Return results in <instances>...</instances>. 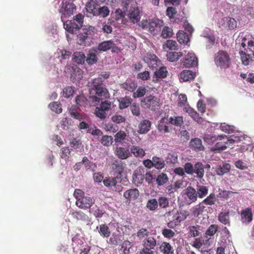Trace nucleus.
<instances>
[{
  "mask_svg": "<svg viewBox=\"0 0 254 254\" xmlns=\"http://www.w3.org/2000/svg\"><path fill=\"white\" fill-rule=\"evenodd\" d=\"M91 92L95 94V96L90 97L92 102H99L100 100L106 99L109 97V93L103 83L102 77L94 78L92 83Z\"/></svg>",
  "mask_w": 254,
  "mask_h": 254,
  "instance_id": "f257e3e1",
  "label": "nucleus"
},
{
  "mask_svg": "<svg viewBox=\"0 0 254 254\" xmlns=\"http://www.w3.org/2000/svg\"><path fill=\"white\" fill-rule=\"evenodd\" d=\"M140 26L153 35H156L160 32L161 27L163 26V21L158 18L149 20H142Z\"/></svg>",
  "mask_w": 254,
  "mask_h": 254,
  "instance_id": "f03ea898",
  "label": "nucleus"
},
{
  "mask_svg": "<svg viewBox=\"0 0 254 254\" xmlns=\"http://www.w3.org/2000/svg\"><path fill=\"white\" fill-rule=\"evenodd\" d=\"M84 16L78 13L73 20H67L64 22V29L71 34L76 33L83 26Z\"/></svg>",
  "mask_w": 254,
  "mask_h": 254,
  "instance_id": "7ed1b4c3",
  "label": "nucleus"
},
{
  "mask_svg": "<svg viewBox=\"0 0 254 254\" xmlns=\"http://www.w3.org/2000/svg\"><path fill=\"white\" fill-rule=\"evenodd\" d=\"M214 62L217 66L226 68L230 64V55L226 51L220 50L215 55Z\"/></svg>",
  "mask_w": 254,
  "mask_h": 254,
  "instance_id": "20e7f679",
  "label": "nucleus"
},
{
  "mask_svg": "<svg viewBox=\"0 0 254 254\" xmlns=\"http://www.w3.org/2000/svg\"><path fill=\"white\" fill-rule=\"evenodd\" d=\"M143 248L140 251L141 254H154L155 248L157 246L156 239L149 236L142 242Z\"/></svg>",
  "mask_w": 254,
  "mask_h": 254,
  "instance_id": "39448f33",
  "label": "nucleus"
},
{
  "mask_svg": "<svg viewBox=\"0 0 254 254\" xmlns=\"http://www.w3.org/2000/svg\"><path fill=\"white\" fill-rule=\"evenodd\" d=\"M61 5L60 12L62 14V20L64 22V18L69 17L73 14L76 10V6L71 0L63 1Z\"/></svg>",
  "mask_w": 254,
  "mask_h": 254,
  "instance_id": "423d86ee",
  "label": "nucleus"
},
{
  "mask_svg": "<svg viewBox=\"0 0 254 254\" xmlns=\"http://www.w3.org/2000/svg\"><path fill=\"white\" fill-rule=\"evenodd\" d=\"M218 25L222 30H231L237 28V22L233 18L224 17L218 21Z\"/></svg>",
  "mask_w": 254,
  "mask_h": 254,
  "instance_id": "0eeeda50",
  "label": "nucleus"
},
{
  "mask_svg": "<svg viewBox=\"0 0 254 254\" xmlns=\"http://www.w3.org/2000/svg\"><path fill=\"white\" fill-rule=\"evenodd\" d=\"M141 103H143L146 108L152 111H155L161 104L160 99L151 95L144 98L141 100Z\"/></svg>",
  "mask_w": 254,
  "mask_h": 254,
  "instance_id": "6e6552de",
  "label": "nucleus"
},
{
  "mask_svg": "<svg viewBox=\"0 0 254 254\" xmlns=\"http://www.w3.org/2000/svg\"><path fill=\"white\" fill-rule=\"evenodd\" d=\"M217 142L214 146L211 148L212 151L220 152L223 151L227 148V141H228V137L226 135H218Z\"/></svg>",
  "mask_w": 254,
  "mask_h": 254,
  "instance_id": "1a4fd4ad",
  "label": "nucleus"
},
{
  "mask_svg": "<svg viewBox=\"0 0 254 254\" xmlns=\"http://www.w3.org/2000/svg\"><path fill=\"white\" fill-rule=\"evenodd\" d=\"M94 202L95 200L93 198L86 196L78 198L76 201V205L80 208L87 209L90 208Z\"/></svg>",
  "mask_w": 254,
  "mask_h": 254,
  "instance_id": "9d476101",
  "label": "nucleus"
},
{
  "mask_svg": "<svg viewBox=\"0 0 254 254\" xmlns=\"http://www.w3.org/2000/svg\"><path fill=\"white\" fill-rule=\"evenodd\" d=\"M144 169L139 167L134 172L132 175V183L135 186H138L142 184L144 180Z\"/></svg>",
  "mask_w": 254,
  "mask_h": 254,
  "instance_id": "9b49d317",
  "label": "nucleus"
},
{
  "mask_svg": "<svg viewBox=\"0 0 254 254\" xmlns=\"http://www.w3.org/2000/svg\"><path fill=\"white\" fill-rule=\"evenodd\" d=\"M71 72L70 78L74 81H79L83 78V71L76 65H73L68 68Z\"/></svg>",
  "mask_w": 254,
  "mask_h": 254,
  "instance_id": "f8f14e48",
  "label": "nucleus"
},
{
  "mask_svg": "<svg viewBox=\"0 0 254 254\" xmlns=\"http://www.w3.org/2000/svg\"><path fill=\"white\" fill-rule=\"evenodd\" d=\"M198 60L194 53H188L185 57L184 65L186 67H190L197 65Z\"/></svg>",
  "mask_w": 254,
  "mask_h": 254,
  "instance_id": "ddd939ff",
  "label": "nucleus"
},
{
  "mask_svg": "<svg viewBox=\"0 0 254 254\" xmlns=\"http://www.w3.org/2000/svg\"><path fill=\"white\" fill-rule=\"evenodd\" d=\"M241 221L243 223L248 224L253 220V214L251 208L247 207L241 212Z\"/></svg>",
  "mask_w": 254,
  "mask_h": 254,
  "instance_id": "4468645a",
  "label": "nucleus"
},
{
  "mask_svg": "<svg viewBox=\"0 0 254 254\" xmlns=\"http://www.w3.org/2000/svg\"><path fill=\"white\" fill-rule=\"evenodd\" d=\"M184 111L188 113L193 120L196 121L197 123L199 124H202L203 123V119L202 118L200 117L198 113H197L193 109L191 108L189 104H187L186 107H184Z\"/></svg>",
  "mask_w": 254,
  "mask_h": 254,
  "instance_id": "2eb2a0df",
  "label": "nucleus"
},
{
  "mask_svg": "<svg viewBox=\"0 0 254 254\" xmlns=\"http://www.w3.org/2000/svg\"><path fill=\"white\" fill-rule=\"evenodd\" d=\"M98 52L95 48L89 50L87 56L85 58V61L89 65H93L98 61Z\"/></svg>",
  "mask_w": 254,
  "mask_h": 254,
  "instance_id": "dca6fc26",
  "label": "nucleus"
},
{
  "mask_svg": "<svg viewBox=\"0 0 254 254\" xmlns=\"http://www.w3.org/2000/svg\"><path fill=\"white\" fill-rule=\"evenodd\" d=\"M168 71L166 67L163 66L155 71L152 77V81L157 83L159 79L164 78L167 77Z\"/></svg>",
  "mask_w": 254,
  "mask_h": 254,
  "instance_id": "f3484780",
  "label": "nucleus"
},
{
  "mask_svg": "<svg viewBox=\"0 0 254 254\" xmlns=\"http://www.w3.org/2000/svg\"><path fill=\"white\" fill-rule=\"evenodd\" d=\"M127 16L132 23H135L138 22L140 19V12L138 7L130 9Z\"/></svg>",
  "mask_w": 254,
  "mask_h": 254,
  "instance_id": "a211bd4d",
  "label": "nucleus"
},
{
  "mask_svg": "<svg viewBox=\"0 0 254 254\" xmlns=\"http://www.w3.org/2000/svg\"><path fill=\"white\" fill-rule=\"evenodd\" d=\"M151 123L148 120H144L142 121L138 126V129L137 132L139 134H145L148 132L151 128Z\"/></svg>",
  "mask_w": 254,
  "mask_h": 254,
  "instance_id": "6ab92c4d",
  "label": "nucleus"
},
{
  "mask_svg": "<svg viewBox=\"0 0 254 254\" xmlns=\"http://www.w3.org/2000/svg\"><path fill=\"white\" fill-rule=\"evenodd\" d=\"M115 154L119 159L122 160L126 159L131 156L129 150L123 147H117Z\"/></svg>",
  "mask_w": 254,
  "mask_h": 254,
  "instance_id": "aec40b11",
  "label": "nucleus"
},
{
  "mask_svg": "<svg viewBox=\"0 0 254 254\" xmlns=\"http://www.w3.org/2000/svg\"><path fill=\"white\" fill-rule=\"evenodd\" d=\"M162 254H174V250L171 245L167 242H163L159 247Z\"/></svg>",
  "mask_w": 254,
  "mask_h": 254,
  "instance_id": "412c9836",
  "label": "nucleus"
},
{
  "mask_svg": "<svg viewBox=\"0 0 254 254\" xmlns=\"http://www.w3.org/2000/svg\"><path fill=\"white\" fill-rule=\"evenodd\" d=\"M144 61L150 68H154L157 66V61L158 59L154 54L147 55L144 59Z\"/></svg>",
  "mask_w": 254,
  "mask_h": 254,
  "instance_id": "4be33fe9",
  "label": "nucleus"
},
{
  "mask_svg": "<svg viewBox=\"0 0 254 254\" xmlns=\"http://www.w3.org/2000/svg\"><path fill=\"white\" fill-rule=\"evenodd\" d=\"M204 167L200 162H197L194 165L193 175L195 174L197 178L202 179L204 175Z\"/></svg>",
  "mask_w": 254,
  "mask_h": 254,
  "instance_id": "5701e85b",
  "label": "nucleus"
},
{
  "mask_svg": "<svg viewBox=\"0 0 254 254\" xmlns=\"http://www.w3.org/2000/svg\"><path fill=\"white\" fill-rule=\"evenodd\" d=\"M139 190L137 189H130L124 193V196L129 200H135L139 196Z\"/></svg>",
  "mask_w": 254,
  "mask_h": 254,
  "instance_id": "b1692460",
  "label": "nucleus"
},
{
  "mask_svg": "<svg viewBox=\"0 0 254 254\" xmlns=\"http://www.w3.org/2000/svg\"><path fill=\"white\" fill-rule=\"evenodd\" d=\"M185 193L191 203L195 202L197 200L198 197L197 192L193 187H188L186 190Z\"/></svg>",
  "mask_w": 254,
  "mask_h": 254,
  "instance_id": "393cba45",
  "label": "nucleus"
},
{
  "mask_svg": "<svg viewBox=\"0 0 254 254\" xmlns=\"http://www.w3.org/2000/svg\"><path fill=\"white\" fill-rule=\"evenodd\" d=\"M218 220L222 224L230 226V218L229 211L221 212L218 216Z\"/></svg>",
  "mask_w": 254,
  "mask_h": 254,
  "instance_id": "a878e982",
  "label": "nucleus"
},
{
  "mask_svg": "<svg viewBox=\"0 0 254 254\" xmlns=\"http://www.w3.org/2000/svg\"><path fill=\"white\" fill-rule=\"evenodd\" d=\"M205 208L206 206L203 205L201 202H200L198 204L192 207L190 209V212L192 215L197 217L206 210Z\"/></svg>",
  "mask_w": 254,
  "mask_h": 254,
  "instance_id": "bb28decb",
  "label": "nucleus"
},
{
  "mask_svg": "<svg viewBox=\"0 0 254 254\" xmlns=\"http://www.w3.org/2000/svg\"><path fill=\"white\" fill-rule=\"evenodd\" d=\"M115 47V43L112 40H108L101 42L98 45L97 49L100 51L105 52Z\"/></svg>",
  "mask_w": 254,
  "mask_h": 254,
  "instance_id": "cd10ccee",
  "label": "nucleus"
},
{
  "mask_svg": "<svg viewBox=\"0 0 254 254\" xmlns=\"http://www.w3.org/2000/svg\"><path fill=\"white\" fill-rule=\"evenodd\" d=\"M195 72L190 70H184L180 73V78L183 81H188L194 79Z\"/></svg>",
  "mask_w": 254,
  "mask_h": 254,
  "instance_id": "c85d7f7f",
  "label": "nucleus"
},
{
  "mask_svg": "<svg viewBox=\"0 0 254 254\" xmlns=\"http://www.w3.org/2000/svg\"><path fill=\"white\" fill-rule=\"evenodd\" d=\"M137 87V83L131 79H127L122 84L123 88L130 92H133Z\"/></svg>",
  "mask_w": 254,
  "mask_h": 254,
  "instance_id": "c756f323",
  "label": "nucleus"
},
{
  "mask_svg": "<svg viewBox=\"0 0 254 254\" xmlns=\"http://www.w3.org/2000/svg\"><path fill=\"white\" fill-rule=\"evenodd\" d=\"M188 233L190 237H196L200 235V226L198 225H190L188 228Z\"/></svg>",
  "mask_w": 254,
  "mask_h": 254,
  "instance_id": "7c9ffc66",
  "label": "nucleus"
},
{
  "mask_svg": "<svg viewBox=\"0 0 254 254\" xmlns=\"http://www.w3.org/2000/svg\"><path fill=\"white\" fill-rule=\"evenodd\" d=\"M167 120L165 118H162L159 121L157 128L160 132L164 131L165 133L170 132L168 126H167Z\"/></svg>",
  "mask_w": 254,
  "mask_h": 254,
  "instance_id": "2f4dec72",
  "label": "nucleus"
},
{
  "mask_svg": "<svg viewBox=\"0 0 254 254\" xmlns=\"http://www.w3.org/2000/svg\"><path fill=\"white\" fill-rule=\"evenodd\" d=\"M190 145L191 148L196 151L203 150L204 149V147L202 144V141L199 138H194L191 140L190 142Z\"/></svg>",
  "mask_w": 254,
  "mask_h": 254,
  "instance_id": "473e14b6",
  "label": "nucleus"
},
{
  "mask_svg": "<svg viewBox=\"0 0 254 254\" xmlns=\"http://www.w3.org/2000/svg\"><path fill=\"white\" fill-rule=\"evenodd\" d=\"M196 190L198 197L200 198H202L207 195L208 188L204 185H197Z\"/></svg>",
  "mask_w": 254,
  "mask_h": 254,
  "instance_id": "72a5a7b5",
  "label": "nucleus"
},
{
  "mask_svg": "<svg viewBox=\"0 0 254 254\" xmlns=\"http://www.w3.org/2000/svg\"><path fill=\"white\" fill-rule=\"evenodd\" d=\"M130 154L132 153L135 157L142 158L145 155V151L138 146L132 145L130 148Z\"/></svg>",
  "mask_w": 254,
  "mask_h": 254,
  "instance_id": "f704fd0d",
  "label": "nucleus"
},
{
  "mask_svg": "<svg viewBox=\"0 0 254 254\" xmlns=\"http://www.w3.org/2000/svg\"><path fill=\"white\" fill-rule=\"evenodd\" d=\"M85 58L86 56L82 52H75L73 53V60L77 64H84Z\"/></svg>",
  "mask_w": 254,
  "mask_h": 254,
  "instance_id": "c9c22d12",
  "label": "nucleus"
},
{
  "mask_svg": "<svg viewBox=\"0 0 254 254\" xmlns=\"http://www.w3.org/2000/svg\"><path fill=\"white\" fill-rule=\"evenodd\" d=\"M218 230V226L216 224H211L207 229L205 233V237L208 241L211 236H214Z\"/></svg>",
  "mask_w": 254,
  "mask_h": 254,
  "instance_id": "e433bc0d",
  "label": "nucleus"
},
{
  "mask_svg": "<svg viewBox=\"0 0 254 254\" xmlns=\"http://www.w3.org/2000/svg\"><path fill=\"white\" fill-rule=\"evenodd\" d=\"M82 162L87 170H90L92 172H94L97 168V165L96 164L90 161L86 156L83 157Z\"/></svg>",
  "mask_w": 254,
  "mask_h": 254,
  "instance_id": "4c0bfd02",
  "label": "nucleus"
},
{
  "mask_svg": "<svg viewBox=\"0 0 254 254\" xmlns=\"http://www.w3.org/2000/svg\"><path fill=\"white\" fill-rule=\"evenodd\" d=\"M152 159L153 161V167L157 170H161L165 167V163L163 158L157 156H153Z\"/></svg>",
  "mask_w": 254,
  "mask_h": 254,
  "instance_id": "58836bf2",
  "label": "nucleus"
},
{
  "mask_svg": "<svg viewBox=\"0 0 254 254\" xmlns=\"http://www.w3.org/2000/svg\"><path fill=\"white\" fill-rule=\"evenodd\" d=\"M190 214V212L187 210H180L176 214L177 216L176 217V220H177V222L181 223L182 221L186 220L189 216Z\"/></svg>",
  "mask_w": 254,
  "mask_h": 254,
  "instance_id": "ea45409f",
  "label": "nucleus"
},
{
  "mask_svg": "<svg viewBox=\"0 0 254 254\" xmlns=\"http://www.w3.org/2000/svg\"><path fill=\"white\" fill-rule=\"evenodd\" d=\"M230 165L228 163L223 164L222 166H218L216 168V174L219 176H222L224 174L230 171Z\"/></svg>",
  "mask_w": 254,
  "mask_h": 254,
  "instance_id": "a19ab883",
  "label": "nucleus"
},
{
  "mask_svg": "<svg viewBox=\"0 0 254 254\" xmlns=\"http://www.w3.org/2000/svg\"><path fill=\"white\" fill-rule=\"evenodd\" d=\"M217 198L214 193H211L205 199H204L201 202L203 205H207L212 206L215 204Z\"/></svg>",
  "mask_w": 254,
  "mask_h": 254,
  "instance_id": "79ce46f5",
  "label": "nucleus"
},
{
  "mask_svg": "<svg viewBox=\"0 0 254 254\" xmlns=\"http://www.w3.org/2000/svg\"><path fill=\"white\" fill-rule=\"evenodd\" d=\"M131 102V98L128 96L121 98L119 100V108L123 110L127 108L130 105Z\"/></svg>",
  "mask_w": 254,
  "mask_h": 254,
  "instance_id": "37998d69",
  "label": "nucleus"
},
{
  "mask_svg": "<svg viewBox=\"0 0 254 254\" xmlns=\"http://www.w3.org/2000/svg\"><path fill=\"white\" fill-rule=\"evenodd\" d=\"M113 140L114 139L112 136L103 134L99 141L103 146L108 147L112 144Z\"/></svg>",
  "mask_w": 254,
  "mask_h": 254,
  "instance_id": "c03bdc74",
  "label": "nucleus"
},
{
  "mask_svg": "<svg viewBox=\"0 0 254 254\" xmlns=\"http://www.w3.org/2000/svg\"><path fill=\"white\" fill-rule=\"evenodd\" d=\"M177 36L178 41L180 44H186L189 41L188 35L182 30H180Z\"/></svg>",
  "mask_w": 254,
  "mask_h": 254,
  "instance_id": "a18cd8bd",
  "label": "nucleus"
},
{
  "mask_svg": "<svg viewBox=\"0 0 254 254\" xmlns=\"http://www.w3.org/2000/svg\"><path fill=\"white\" fill-rule=\"evenodd\" d=\"M75 102L78 107H85L88 105V101L83 95L77 96L75 98Z\"/></svg>",
  "mask_w": 254,
  "mask_h": 254,
  "instance_id": "49530a36",
  "label": "nucleus"
},
{
  "mask_svg": "<svg viewBox=\"0 0 254 254\" xmlns=\"http://www.w3.org/2000/svg\"><path fill=\"white\" fill-rule=\"evenodd\" d=\"M168 121L170 124L177 127H181L184 123L183 118L182 116L171 117Z\"/></svg>",
  "mask_w": 254,
  "mask_h": 254,
  "instance_id": "de8ad7c7",
  "label": "nucleus"
},
{
  "mask_svg": "<svg viewBox=\"0 0 254 254\" xmlns=\"http://www.w3.org/2000/svg\"><path fill=\"white\" fill-rule=\"evenodd\" d=\"M119 178L117 177H106L103 180L104 185L107 187H115L118 183Z\"/></svg>",
  "mask_w": 254,
  "mask_h": 254,
  "instance_id": "09e8293b",
  "label": "nucleus"
},
{
  "mask_svg": "<svg viewBox=\"0 0 254 254\" xmlns=\"http://www.w3.org/2000/svg\"><path fill=\"white\" fill-rule=\"evenodd\" d=\"M98 232L100 235L104 238L109 237L111 231L109 228L106 224H101L99 226Z\"/></svg>",
  "mask_w": 254,
  "mask_h": 254,
  "instance_id": "8fccbe9b",
  "label": "nucleus"
},
{
  "mask_svg": "<svg viewBox=\"0 0 254 254\" xmlns=\"http://www.w3.org/2000/svg\"><path fill=\"white\" fill-rule=\"evenodd\" d=\"M127 137V133L120 130L114 135V141L116 143H123Z\"/></svg>",
  "mask_w": 254,
  "mask_h": 254,
  "instance_id": "3c124183",
  "label": "nucleus"
},
{
  "mask_svg": "<svg viewBox=\"0 0 254 254\" xmlns=\"http://www.w3.org/2000/svg\"><path fill=\"white\" fill-rule=\"evenodd\" d=\"M158 205L160 208L166 209L169 206V199L165 196L159 197L157 200Z\"/></svg>",
  "mask_w": 254,
  "mask_h": 254,
  "instance_id": "603ef678",
  "label": "nucleus"
},
{
  "mask_svg": "<svg viewBox=\"0 0 254 254\" xmlns=\"http://www.w3.org/2000/svg\"><path fill=\"white\" fill-rule=\"evenodd\" d=\"M163 49L164 50H175L178 49V44L177 43L172 40H168L166 42V43L163 45Z\"/></svg>",
  "mask_w": 254,
  "mask_h": 254,
  "instance_id": "864d4df0",
  "label": "nucleus"
},
{
  "mask_svg": "<svg viewBox=\"0 0 254 254\" xmlns=\"http://www.w3.org/2000/svg\"><path fill=\"white\" fill-rule=\"evenodd\" d=\"M169 180L167 175L164 173L159 174L156 178V182L158 186H161L165 184Z\"/></svg>",
  "mask_w": 254,
  "mask_h": 254,
  "instance_id": "5fc2aeb1",
  "label": "nucleus"
},
{
  "mask_svg": "<svg viewBox=\"0 0 254 254\" xmlns=\"http://www.w3.org/2000/svg\"><path fill=\"white\" fill-rule=\"evenodd\" d=\"M240 53L243 64L245 65H249L251 59H252L251 54H247L245 52L243 51H241Z\"/></svg>",
  "mask_w": 254,
  "mask_h": 254,
  "instance_id": "6e6d98bb",
  "label": "nucleus"
},
{
  "mask_svg": "<svg viewBox=\"0 0 254 254\" xmlns=\"http://www.w3.org/2000/svg\"><path fill=\"white\" fill-rule=\"evenodd\" d=\"M182 56L183 53L182 52H170L167 54V60L172 62L177 61Z\"/></svg>",
  "mask_w": 254,
  "mask_h": 254,
  "instance_id": "4d7b16f0",
  "label": "nucleus"
},
{
  "mask_svg": "<svg viewBox=\"0 0 254 254\" xmlns=\"http://www.w3.org/2000/svg\"><path fill=\"white\" fill-rule=\"evenodd\" d=\"M112 168L113 170L119 174H121L124 171L123 164L121 161H114L112 164Z\"/></svg>",
  "mask_w": 254,
  "mask_h": 254,
  "instance_id": "13d9d810",
  "label": "nucleus"
},
{
  "mask_svg": "<svg viewBox=\"0 0 254 254\" xmlns=\"http://www.w3.org/2000/svg\"><path fill=\"white\" fill-rule=\"evenodd\" d=\"M49 107L56 113L60 114L62 112V105L60 102H53L49 105Z\"/></svg>",
  "mask_w": 254,
  "mask_h": 254,
  "instance_id": "bf43d9fd",
  "label": "nucleus"
},
{
  "mask_svg": "<svg viewBox=\"0 0 254 254\" xmlns=\"http://www.w3.org/2000/svg\"><path fill=\"white\" fill-rule=\"evenodd\" d=\"M86 11L89 13L92 14L93 15L96 16L97 15V9L96 7V5L94 4V2L93 1H90L87 2L86 5Z\"/></svg>",
  "mask_w": 254,
  "mask_h": 254,
  "instance_id": "052dcab7",
  "label": "nucleus"
},
{
  "mask_svg": "<svg viewBox=\"0 0 254 254\" xmlns=\"http://www.w3.org/2000/svg\"><path fill=\"white\" fill-rule=\"evenodd\" d=\"M147 208L150 211L156 210L158 207V202L156 199L152 198L147 201L146 204Z\"/></svg>",
  "mask_w": 254,
  "mask_h": 254,
  "instance_id": "680f3d73",
  "label": "nucleus"
},
{
  "mask_svg": "<svg viewBox=\"0 0 254 254\" xmlns=\"http://www.w3.org/2000/svg\"><path fill=\"white\" fill-rule=\"evenodd\" d=\"M149 234L150 232L147 229L141 228L137 231L136 236L138 239L140 240L148 237L149 236Z\"/></svg>",
  "mask_w": 254,
  "mask_h": 254,
  "instance_id": "e2e57ef3",
  "label": "nucleus"
},
{
  "mask_svg": "<svg viewBox=\"0 0 254 254\" xmlns=\"http://www.w3.org/2000/svg\"><path fill=\"white\" fill-rule=\"evenodd\" d=\"M147 89L145 87L139 86L135 92L132 94L133 98H137L143 97L146 93Z\"/></svg>",
  "mask_w": 254,
  "mask_h": 254,
  "instance_id": "0e129e2a",
  "label": "nucleus"
},
{
  "mask_svg": "<svg viewBox=\"0 0 254 254\" xmlns=\"http://www.w3.org/2000/svg\"><path fill=\"white\" fill-rule=\"evenodd\" d=\"M88 36L87 34V33L83 31V29H82V31L81 33H79L77 35V43L78 44L80 45H84L85 44L86 40L87 39Z\"/></svg>",
  "mask_w": 254,
  "mask_h": 254,
  "instance_id": "69168bd1",
  "label": "nucleus"
},
{
  "mask_svg": "<svg viewBox=\"0 0 254 254\" xmlns=\"http://www.w3.org/2000/svg\"><path fill=\"white\" fill-rule=\"evenodd\" d=\"M88 36L87 34V33L83 31V29H82V31L81 33H79L77 35V43L78 44L80 45H84L85 44L86 40L87 39Z\"/></svg>",
  "mask_w": 254,
  "mask_h": 254,
  "instance_id": "338daca9",
  "label": "nucleus"
},
{
  "mask_svg": "<svg viewBox=\"0 0 254 254\" xmlns=\"http://www.w3.org/2000/svg\"><path fill=\"white\" fill-rule=\"evenodd\" d=\"M97 13L96 16L99 15L101 17L105 18L109 14L110 10L107 6H103L97 9Z\"/></svg>",
  "mask_w": 254,
  "mask_h": 254,
  "instance_id": "774afa93",
  "label": "nucleus"
}]
</instances>
